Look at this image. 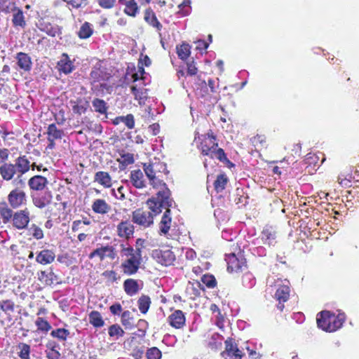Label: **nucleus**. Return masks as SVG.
I'll use <instances>...</instances> for the list:
<instances>
[{
  "mask_svg": "<svg viewBox=\"0 0 359 359\" xmlns=\"http://www.w3.org/2000/svg\"><path fill=\"white\" fill-rule=\"evenodd\" d=\"M160 175H158L155 183L150 181L154 188H159L160 190L156 194V196L147 200V204L149 209L155 214L161 212L162 207H172L174 201L170 197L171 191L168 188L166 184L159 179Z\"/></svg>",
  "mask_w": 359,
  "mask_h": 359,
  "instance_id": "nucleus-1",
  "label": "nucleus"
},
{
  "mask_svg": "<svg viewBox=\"0 0 359 359\" xmlns=\"http://www.w3.org/2000/svg\"><path fill=\"white\" fill-rule=\"evenodd\" d=\"M320 317L317 318L318 327L326 332H334L339 329L345 321L344 313L335 316L329 311L320 313Z\"/></svg>",
  "mask_w": 359,
  "mask_h": 359,
  "instance_id": "nucleus-2",
  "label": "nucleus"
},
{
  "mask_svg": "<svg viewBox=\"0 0 359 359\" xmlns=\"http://www.w3.org/2000/svg\"><path fill=\"white\" fill-rule=\"evenodd\" d=\"M152 257L163 266H168L173 264L175 260L174 252L169 249H156L152 251Z\"/></svg>",
  "mask_w": 359,
  "mask_h": 359,
  "instance_id": "nucleus-3",
  "label": "nucleus"
},
{
  "mask_svg": "<svg viewBox=\"0 0 359 359\" xmlns=\"http://www.w3.org/2000/svg\"><path fill=\"white\" fill-rule=\"evenodd\" d=\"M217 147L218 144L216 142V137L212 133H208L203 136V139L201 142L200 149L203 156H208L213 158V153Z\"/></svg>",
  "mask_w": 359,
  "mask_h": 359,
  "instance_id": "nucleus-4",
  "label": "nucleus"
},
{
  "mask_svg": "<svg viewBox=\"0 0 359 359\" xmlns=\"http://www.w3.org/2000/svg\"><path fill=\"white\" fill-rule=\"evenodd\" d=\"M133 222L144 227H148L154 222L151 212L137 209L133 212Z\"/></svg>",
  "mask_w": 359,
  "mask_h": 359,
  "instance_id": "nucleus-5",
  "label": "nucleus"
},
{
  "mask_svg": "<svg viewBox=\"0 0 359 359\" xmlns=\"http://www.w3.org/2000/svg\"><path fill=\"white\" fill-rule=\"evenodd\" d=\"M95 257H98L100 261H103L106 257L113 260L116 257L115 248L108 245L104 246L102 245L95 249L88 255L89 259H93Z\"/></svg>",
  "mask_w": 359,
  "mask_h": 359,
  "instance_id": "nucleus-6",
  "label": "nucleus"
},
{
  "mask_svg": "<svg viewBox=\"0 0 359 359\" xmlns=\"http://www.w3.org/2000/svg\"><path fill=\"white\" fill-rule=\"evenodd\" d=\"M38 29L50 36L55 37L62 34V27L57 24L51 23L43 19L36 24Z\"/></svg>",
  "mask_w": 359,
  "mask_h": 359,
  "instance_id": "nucleus-7",
  "label": "nucleus"
},
{
  "mask_svg": "<svg viewBox=\"0 0 359 359\" xmlns=\"http://www.w3.org/2000/svg\"><path fill=\"white\" fill-rule=\"evenodd\" d=\"M8 201L12 208H17L26 201V194L21 189H15L9 193Z\"/></svg>",
  "mask_w": 359,
  "mask_h": 359,
  "instance_id": "nucleus-8",
  "label": "nucleus"
},
{
  "mask_svg": "<svg viewBox=\"0 0 359 359\" xmlns=\"http://www.w3.org/2000/svg\"><path fill=\"white\" fill-rule=\"evenodd\" d=\"M11 10L13 13L12 23L15 27L25 29L27 26L24 13L22 10L15 6V4H11Z\"/></svg>",
  "mask_w": 359,
  "mask_h": 359,
  "instance_id": "nucleus-9",
  "label": "nucleus"
},
{
  "mask_svg": "<svg viewBox=\"0 0 359 359\" xmlns=\"http://www.w3.org/2000/svg\"><path fill=\"white\" fill-rule=\"evenodd\" d=\"M29 212L27 210H20L15 212L13 217V226L18 229L26 228L29 222Z\"/></svg>",
  "mask_w": 359,
  "mask_h": 359,
  "instance_id": "nucleus-10",
  "label": "nucleus"
},
{
  "mask_svg": "<svg viewBox=\"0 0 359 359\" xmlns=\"http://www.w3.org/2000/svg\"><path fill=\"white\" fill-rule=\"evenodd\" d=\"M290 287L287 285H283L278 287L277 289L275 297L278 301V304L277 305V308L280 311H283L284 309L283 303L287 302L290 297Z\"/></svg>",
  "mask_w": 359,
  "mask_h": 359,
  "instance_id": "nucleus-11",
  "label": "nucleus"
},
{
  "mask_svg": "<svg viewBox=\"0 0 359 359\" xmlns=\"http://www.w3.org/2000/svg\"><path fill=\"white\" fill-rule=\"evenodd\" d=\"M261 239L264 244L273 246L276 243V231L271 226H266L261 233Z\"/></svg>",
  "mask_w": 359,
  "mask_h": 359,
  "instance_id": "nucleus-12",
  "label": "nucleus"
},
{
  "mask_svg": "<svg viewBox=\"0 0 359 359\" xmlns=\"http://www.w3.org/2000/svg\"><path fill=\"white\" fill-rule=\"evenodd\" d=\"M140 264L141 262L135 259V257H130L121 264V268L124 273L133 275L138 271Z\"/></svg>",
  "mask_w": 359,
  "mask_h": 359,
  "instance_id": "nucleus-13",
  "label": "nucleus"
},
{
  "mask_svg": "<svg viewBox=\"0 0 359 359\" xmlns=\"http://www.w3.org/2000/svg\"><path fill=\"white\" fill-rule=\"evenodd\" d=\"M55 258V254L53 250L45 249L37 253L36 262L39 264L46 265L53 262Z\"/></svg>",
  "mask_w": 359,
  "mask_h": 359,
  "instance_id": "nucleus-14",
  "label": "nucleus"
},
{
  "mask_svg": "<svg viewBox=\"0 0 359 359\" xmlns=\"http://www.w3.org/2000/svg\"><path fill=\"white\" fill-rule=\"evenodd\" d=\"M17 175H24L30 169V161L26 156L17 158L13 163Z\"/></svg>",
  "mask_w": 359,
  "mask_h": 359,
  "instance_id": "nucleus-15",
  "label": "nucleus"
},
{
  "mask_svg": "<svg viewBox=\"0 0 359 359\" xmlns=\"http://www.w3.org/2000/svg\"><path fill=\"white\" fill-rule=\"evenodd\" d=\"M170 325L177 329L182 328L185 324V316L181 310L175 311L168 317Z\"/></svg>",
  "mask_w": 359,
  "mask_h": 359,
  "instance_id": "nucleus-16",
  "label": "nucleus"
},
{
  "mask_svg": "<svg viewBox=\"0 0 359 359\" xmlns=\"http://www.w3.org/2000/svg\"><path fill=\"white\" fill-rule=\"evenodd\" d=\"M118 235L126 238H130L134 233L133 225L128 221H123L117 226Z\"/></svg>",
  "mask_w": 359,
  "mask_h": 359,
  "instance_id": "nucleus-17",
  "label": "nucleus"
},
{
  "mask_svg": "<svg viewBox=\"0 0 359 359\" xmlns=\"http://www.w3.org/2000/svg\"><path fill=\"white\" fill-rule=\"evenodd\" d=\"M47 184V179L41 175H35L31 177L28 181L29 188L35 191L43 190Z\"/></svg>",
  "mask_w": 359,
  "mask_h": 359,
  "instance_id": "nucleus-18",
  "label": "nucleus"
},
{
  "mask_svg": "<svg viewBox=\"0 0 359 359\" xmlns=\"http://www.w3.org/2000/svg\"><path fill=\"white\" fill-rule=\"evenodd\" d=\"M17 63L21 69L25 72H29L32 69V60L28 54L22 52L17 53L16 57Z\"/></svg>",
  "mask_w": 359,
  "mask_h": 359,
  "instance_id": "nucleus-19",
  "label": "nucleus"
},
{
  "mask_svg": "<svg viewBox=\"0 0 359 359\" xmlns=\"http://www.w3.org/2000/svg\"><path fill=\"white\" fill-rule=\"evenodd\" d=\"M57 67L59 70L65 74L71 73L74 68L72 62L67 53L62 55L61 59L57 62Z\"/></svg>",
  "mask_w": 359,
  "mask_h": 359,
  "instance_id": "nucleus-20",
  "label": "nucleus"
},
{
  "mask_svg": "<svg viewBox=\"0 0 359 359\" xmlns=\"http://www.w3.org/2000/svg\"><path fill=\"white\" fill-rule=\"evenodd\" d=\"M0 175L6 181L11 180L17 175L13 163H4L0 166Z\"/></svg>",
  "mask_w": 359,
  "mask_h": 359,
  "instance_id": "nucleus-21",
  "label": "nucleus"
},
{
  "mask_svg": "<svg viewBox=\"0 0 359 359\" xmlns=\"http://www.w3.org/2000/svg\"><path fill=\"white\" fill-rule=\"evenodd\" d=\"M228 267L227 270L229 271H238L241 270L243 266L245 265V261L244 259L241 258V259L238 258L234 254H231L229 257L228 259Z\"/></svg>",
  "mask_w": 359,
  "mask_h": 359,
  "instance_id": "nucleus-22",
  "label": "nucleus"
},
{
  "mask_svg": "<svg viewBox=\"0 0 359 359\" xmlns=\"http://www.w3.org/2000/svg\"><path fill=\"white\" fill-rule=\"evenodd\" d=\"M170 207H162V208H165L166 210L163 213V215L161 218V221L160 222V231L161 233L165 235L170 228V223H171V217H170Z\"/></svg>",
  "mask_w": 359,
  "mask_h": 359,
  "instance_id": "nucleus-23",
  "label": "nucleus"
},
{
  "mask_svg": "<svg viewBox=\"0 0 359 359\" xmlns=\"http://www.w3.org/2000/svg\"><path fill=\"white\" fill-rule=\"evenodd\" d=\"M143 178V172L140 169L131 171L130 180L135 188L142 189L145 187V181Z\"/></svg>",
  "mask_w": 359,
  "mask_h": 359,
  "instance_id": "nucleus-24",
  "label": "nucleus"
},
{
  "mask_svg": "<svg viewBox=\"0 0 359 359\" xmlns=\"http://www.w3.org/2000/svg\"><path fill=\"white\" fill-rule=\"evenodd\" d=\"M92 106L95 112L104 115L105 117L107 118V110L109 109V105L104 100L100 98H94L92 100Z\"/></svg>",
  "mask_w": 359,
  "mask_h": 359,
  "instance_id": "nucleus-25",
  "label": "nucleus"
},
{
  "mask_svg": "<svg viewBox=\"0 0 359 359\" xmlns=\"http://www.w3.org/2000/svg\"><path fill=\"white\" fill-rule=\"evenodd\" d=\"M94 181L106 188H109L111 186V177L107 172H97L94 176Z\"/></svg>",
  "mask_w": 359,
  "mask_h": 359,
  "instance_id": "nucleus-26",
  "label": "nucleus"
},
{
  "mask_svg": "<svg viewBox=\"0 0 359 359\" xmlns=\"http://www.w3.org/2000/svg\"><path fill=\"white\" fill-rule=\"evenodd\" d=\"M110 209V205L104 199H96L92 205V210L97 214H106Z\"/></svg>",
  "mask_w": 359,
  "mask_h": 359,
  "instance_id": "nucleus-27",
  "label": "nucleus"
},
{
  "mask_svg": "<svg viewBox=\"0 0 359 359\" xmlns=\"http://www.w3.org/2000/svg\"><path fill=\"white\" fill-rule=\"evenodd\" d=\"M123 288L126 293L130 296L137 294L140 290L137 280L132 278L126 279L123 283Z\"/></svg>",
  "mask_w": 359,
  "mask_h": 359,
  "instance_id": "nucleus-28",
  "label": "nucleus"
},
{
  "mask_svg": "<svg viewBox=\"0 0 359 359\" xmlns=\"http://www.w3.org/2000/svg\"><path fill=\"white\" fill-rule=\"evenodd\" d=\"M226 348L222 353L223 355H226L227 358H233L237 355H241V351L238 348L236 344H234L231 339L225 341Z\"/></svg>",
  "mask_w": 359,
  "mask_h": 359,
  "instance_id": "nucleus-29",
  "label": "nucleus"
},
{
  "mask_svg": "<svg viewBox=\"0 0 359 359\" xmlns=\"http://www.w3.org/2000/svg\"><path fill=\"white\" fill-rule=\"evenodd\" d=\"M52 199V195L50 193L46 194L42 196H34L33 197V203L35 206L39 208H43L47 205L50 204Z\"/></svg>",
  "mask_w": 359,
  "mask_h": 359,
  "instance_id": "nucleus-30",
  "label": "nucleus"
},
{
  "mask_svg": "<svg viewBox=\"0 0 359 359\" xmlns=\"http://www.w3.org/2000/svg\"><path fill=\"white\" fill-rule=\"evenodd\" d=\"M131 92L135 100H139V103L144 102L148 97L147 89L144 88H137L136 86H131Z\"/></svg>",
  "mask_w": 359,
  "mask_h": 359,
  "instance_id": "nucleus-31",
  "label": "nucleus"
},
{
  "mask_svg": "<svg viewBox=\"0 0 359 359\" xmlns=\"http://www.w3.org/2000/svg\"><path fill=\"white\" fill-rule=\"evenodd\" d=\"M0 309L8 316V320H11V313L13 312L15 309L14 302L11 299L1 300L0 301Z\"/></svg>",
  "mask_w": 359,
  "mask_h": 359,
  "instance_id": "nucleus-32",
  "label": "nucleus"
},
{
  "mask_svg": "<svg viewBox=\"0 0 359 359\" xmlns=\"http://www.w3.org/2000/svg\"><path fill=\"white\" fill-rule=\"evenodd\" d=\"M0 214L5 224L8 222L13 217V211L6 202L0 203Z\"/></svg>",
  "mask_w": 359,
  "mask_h": 359,
  "instance_id": "nucleus-33",
  "label": "nucleus"
},
{
  "mask_svg": "<svg viewBox=\"0 0 359 359\" xmlns=\"http://www.w3.org/2000/svg\"><path fill=\"white\" fill-rule=\"evenodd\" d=\"M93 33V29L92 28V25L88 22H85L81 27L78 36L80 39H88L89 38Z\"/></svg>",
  "mask_w": 359,
  "mask_h": 359,
  "instance_id": "nucleus-34",
  "label": "nucleus"
},
{
  "mask_svg": "<svg viewBox=\"0 0 359 359\" xmlns=\"http://www.w3.org/2000/svg\"><path fill=\"white\" fill-rule=\"evenodd\" d=\"M228 182V178L225 174L217 175V179L214 182V187L215 191L219 193L222 191Z\"/></svg>",
  "mask_w": 359,
  "mask_h": 359,
  "instance_id": "nucleus-35",
  "label": "nucleus"
},
{
  "mask_svg": "<svg viewBox=\"0 0 359 359\" xmlns=\"http://www.w3.org/2000/svg\"><path fill=\"white\" fill-rule=\"evenodd\" d=\"M89 320L95 327H101L104 325V320L98 311H93L89 314Z\"/></svg>",
  "mask_w": 359,
  "mask_h": 359,
  "instance_id": "nucleus-36",
  "label": "nucleus"
},
{
  "mask_svg": "<svg viewBox=\"0 0 359 359\" xmlns=\"http://www.w3.org/2000/svg\"><path fill=\"white\" fill-rule=\"evenodd\" d=\"M137 304H138V308H139L140 312L142 313L145 314L148 311V310L150 307V304H151L150 297L147 295H142L139 298Z\"/></svg>",
  "mask_w": 359,
  "mask_h": 359,
  "instance_id": "nucleus-37",
  "label": "nucleus"
},
{
  "mask_svg": "<svg viewBox=\"0 0 359 359\" xmlns=\"http://www.w3.org/2000/svg\"><path fill=\"white\" fill-rule=\"evenodd\" d=\"M126 8L124 9L125 13L130 16L135 17L138 11V6L135 0H128L124 2Z\"/></svg>",
  "mask_w": 359,
  "mask_h": 359,
  "instance_id": "nucleus-38",
  "label": "nucleus"
},
{
  "mask_svg": "<svg viewBox=\"0 0 359 359\" xmlns=\"http://www.w3.org/2000/svg\"><path fill=\"white\" fill-rule=\"evenodd\" d=\"M121 323L126 329H132L134 327L133 317L130 311H125L122 313Z\"/></svg>",
  "mask_w": 359,
  "mask_h": 359,
  "instance_id": "nucleus-39",
  "label": "nucleus"
},
{
  "mask_svg": "<svg viewBox=\"0 0 359 359\" xmlns=\"http://www.w3.org/2000/svg\"><path fill=\"white\" fill-rule=\"evenodd\" d=\"M190 48V46L186 43H183L181 46H177L178 57L182 60L187 59L191 53Z\"/></svg>",
  "mask_w": 359,
  "mask_h": 359,
  "instance_id": "nucleus-40",
  "label": "nucleus"
},
{
  "mask_svg": "<svg viewBox=\"0 0 359 359\" xmlns=\"http://www.w3.org/2000/svg\"><path fill=\"white\" fill-rule=\"evenodd\" d=\"M47 133L49 138L54 140L61 139L63 135V131L57 129L55 123L48 126Z\"/></svg>",
  "mask_w": 359,
  "mask_h": 359,
  "instance_id": "nucleus-41",
  "label": "nucleus"
},
{
  "mask_svg": "<svg viewBox=\"0 0 359 359\" xmlns=\"http://www.w3.org/2000/svg\"><path fill=\"white\" fill-rule=\"evenodd\" d=\"M69 334V331L65 328H57L52 330L50 332V335L53 337L57 338L61 341H65Z\"/></svg>",
  "mask_w": 359,
  "mask_h": 359,
  "instance_id": "nucleus-42",
  "label": "nucleus"
},
{
  "mask_svg": "<svg viewBox=\"0 0 359 359\" xmlns=\"http://www.w3.org/2000/svg\"><path fill=\"white\" fill-rule=\"evenodd\" d=\"M213 158H217L219 161L228 164L229 166H233L234 165L226 158L224 151L221 149H215L213 153Z\"/></svg>",
  "mask_w": 359,
  "mask_h": 359,
  "instance_id": "nucleus-43",
  "label": "nucleus"
},
{
  "mask_svg": "<svg viewBox=\"0 0 359 359\" xmlns=\"http://www.w3.org/2000/svg\"><path fill=\"white\" fill-rule=\"evenodd\" d=\"M144 19L150 25L156 27L158 30H161L162 28V25L159 22L154 13H146Z\"/></svg>",
  "mask_w": 359,
  "mask_h": 359,
  "instance_id": "nucleus-44",
  "label": "nucleus"
},
{
  "mask_svg": "<svg viewBox=\"0 0 359 359\" xmlns=\"http://www.w3.org/2000/svg\"><path fill=\"white\" fill-rule=\"evenodd\" d=\"M197 93L201 97H205L208 93V87L205 80L198 77V82L196 83Z\"/></svg>",
  "mask_w": 359,
  "mask_h": 359,
  "instance_id": "nucleus-45",
  "label": "nucleus"
},
{
  "mask_svg": "<svg viewBox=\"0 0 359 359\" xmlns=\"http://www.w3.org/2000/svg\"><path fill=\"white\" fill-rule=\"evenodd\" d=\"M35 324L37 326L38 330L41 332H47L51 329L50 324L41 317L37 318L35 321Z\"/></svg>",
  "mask_w": 359,
  "mask_h": 359,
  "instance_id": "nucleus-46",
  "label": "nucleus"
},
{
  "mask_svg": "<svg viewBox=\"0 0 359 359\" xmlns=\"http://www.w3.org/2000/svg\"><path fill=\"white\" fill-rule=\"evenodd\" d=\"M256 280L250 273H245L242 277L243 285L248 288H251L255 285Z\"/></svg>",
  "mask_w": 359,
  "mask_h": 359,
  "instance_id": "nucleus-47",
  "label": "nucleus"
},
{
  "mask_svg": "<svg viewBox=\"0 0 359 359\" xmlns=\"http://www.w3.org/2000/svg\"><path fill=\"white\" fill-rule=\"evenodd\" d=\"M144 170L149 180L153 181L155 183V180H156V177L158 175L157 172L155 170V168H154L152 163H149L147 165H144Z\"/></svg>",
  "mask_w": 359,
  "mask_h": 359,
  "instance_id": "nucleus-48",
  "label": "nucleus"
},
{
  "mask_svg": "<svg viewBox=\"0 0 359 359\" xmlns=\"http://www.w3.org/2000/svg\"><path fill=\"white\" fill-rule=\"evenodd\" d=\"M18 346L20 349L19 357L21 359H30V346L25 343H20Z\"/></svg>",
  "mask_w": 359,
  "mask_h": 359,
  "instance_id": "nucleus-49",
  "label": "nucleus"
},
{
  "mask_svg": "<svg viewBox=\"0 0 359 359\" xmlns=\"http://www.w3.org/2000/svg\"><path fill=\"white\" fill-rule=\"evenodd\" d=\"M66 2L69 6H71L72 8L79 9L85 8L88 2V0H63Z\"/></svg>",
  "mask_w": 359,
  "mask_h": 359,
  "instance_id": "nucleus-50",
  "label": "nucleus"
},
{
  "mask_svg": "<svg viewBox=\"0 0 359 359\" xmlns=\"http://www.w3.org/2000/svg\"><path fill=\"white\" fill-rule=\"evenodd\" d=\"M118 119L121 120V123H123L129 129H133L135 126L134 116L131 114H129L126 116H118Z\"/></svg>",
  "mask_w": 359,
  "mask_h": 359,
  "instance_id": "nucleus-51",
  "label": "nucleus"
},
{
  "mask_svg": "<svg viewBox=\"0 0 359 359\" xmlns=\"http://www.w3.org/2000/svg\"><path fill=\"white\" fill-rule=\"evenodd\" d=\"M201 281L209 288H213L217 283L214 276L210 274H205L201 278Z\"/></svg>",
  "mask_w": 359,
  "mask_h": 359,
  "instance_id": "nucleus-52",
  "label": "nucleus"
},
{
  "mask_svg": "<svg viewBox=\"0 0 359 359\" xmlns=\"http://www.w3.org/2000/svg\"><path fill=\"white\" fill-rule=\"evenodd\" d=\"M124 333L120 325L117 324L112 325L109 327V335L110 337H122Z\"/></svg>",
  "mask_w": 359,
  "mask_h": 359,
  "instance_id": "nucleus-53",
  "label": "nucleus"
},
{
  "mask_svg": "<svg viewBox=\"0 0 359 359\" xmlns=\"http://www.w3.org/2000/svg\"><path fill=\"white\" fill-rule=\"evenodd\" d=\"M147 359H161L162 354L161 351L156 347H152L147 351Z\"/></svg>",
  "mask_w": 359,
  "mask_h": 359,
  "instance_id": "nucleus-54",
  "label": "nucleus"
},
{
  "mask_svg": "<svg viewBox=\"0 0 359 359\" xmlns=\"http://www.w3.org/2000/svg\"><path fill=\"white\" fill-rule=\"evenodd\" d=\"M191 1L190 0H184L182 4L179 5L180 12L183 15H187L189 14L191 11Z\"/></svg>",
  "mask_w": 359,
  "mask_h": 359,
  "instance_id": "nucleus-55",
  "label": "nucleus"
},
{
  "mask_svg": "<svg viewBox=\"0 0 359 359\" xmlns=\"http://www.w3.org/2000/svg\"><path fill=\"white\" fill-rule=\"evenodd\" d=\"M13 184L18 189L25 187V180L22 178V175H17V177L13 181Z\"/></svg>",
  "mask_w": 359,
  "mask_h": 359,
  "instance_id": "nucleus-56",
  "label": "nucleus"
},
{
  "mask_svg": "<svg viewBox=\"0 0 359 359\" xmlns=\"http://www.w3.org/2000/svg\"><path fill=\"white\" fill-rule=\"evenodd\" d=\"M154 168H155V170L157 172V174L164 172L167 174L168 171L167 170L166 164L163 162H155L152 163Z\"/></svg>",
  "mask_w": 359,
  "mask_h": 359,
  "instance_id": "nucleus-57",
  "label": "nucleus"
},
{
  "mask_svg": "<svg viewBox=\"0 0 359 359\" xmlns=\"http://www.w3.org/2000/svg\"><path fill=\"white\" fill-rule=\"evenodd\" d=\"M116 2V0H98V4L100 7L109 9L111 8Z\"/></svg>",
  "mask_w": 359,
  "mask_h": 359,
  "instance_id": "nucleus-58",
  "label": "nucleus"
},
{
  "mask_svg": "<svg viewBox=\"0 0 359 359\" xmlns=\"http://www.w3.org/2000/svg\"><path fill=\"white\" fill-rule=\"evenodd\" d=\"M124 187L123 186H121L118 188L117 191H116L114 189H112V194L119 200H123L125 198V194H124Z\"/></svg>",
  "mask_w": 359,
  "mask_h": 359,
  "instance_id": "nucleus-59",
  "label": "nucleus"
},
{
  "mask_svg": "<svg viewBox=\"0 0 359 359\" xmlns=\"http://www.w3.org/2000/svg\"><path fill=\"white\" fill-rule=\"evenodd\" d=\"M198 69L196 67L194 61L187 63V74L190 76H194L197 74Z\"/></svg>",
  "mask_w": 359,
  "mask_h": 359,
  "instance_id": "nucleus-60",
  "label": "nucleus"
},
{
  "mask_svg": "<svg viewBox=\"0 0 359 359\" xmlns=\"http://www.w3.org/2000/svg\"><path fill=\"white\" fill-rule=\"evenodd\" d=\"M137 326L139 327V331L142 333V335H145L148 327V323L144 320L140 319L138 320Z\"/></svg>",
  "mask_w": 359,
  "mask_h": 359,
  "instance_id": "nucleus-61",
  "label": "nucleus"
},
{
  "mask_svg": "<svg viewBox=\"0 0 359 359\" xmlns=\"http://www.w3.org/2000/svg\"><path fill=\"white\" fill-rule=\"evenodd\" d=\"M90 76L94 82L99 81L102 77V72L100 71V69L92 70Z\"/></svg>",
  "mask_w": 359,
  "mask_h": 359,
  "instance_id": "nucleus-62",
  "label": "nucleus"
},
{
  "mask_svg": "<svg viewBox=\"0 0 359 359\" xmlns=\"http://www.w3.org/2000/svg\"><path fill=\"white\" fill-rule=\"evenodd\" d=\"M48 279L46 280L48 285H51L54 281L58 280V276L52 270L48 273Z\"/></svg>",
  "mask_w": 359,
  "mask_h": 359,
  "instance_id": "nucleus-63",
  "label": "nucleus"
},
{
  "mask_svg": "<svg viewBox=\"0 0 359 359\" xmlns=\"http://www.w3.org/2000/svg\"><path fill=\"white\" fill-rule=\"evenodd\" d=\"M110 311L114 315H119L122 311L121 305L119 303L112 304L110 308Z\"/></svg>",
  "mask_w": 359,
  "mask_h": 359,
  "instance_id": "nucleus-64",
  "label": "nucleus"
}]
</instances>
